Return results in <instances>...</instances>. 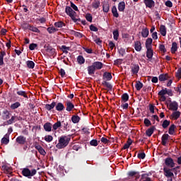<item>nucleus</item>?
I'll list each match as a JSON object with an SVG mask.
<instances>
[{"instance_id": "0e129e2a", "label": "nucleus", "mask_w": 181, "mask_h": 181, "mask_svg": "<svg viewBox=\"0 0 181 181\" xmlns=\"http://www.w3.org/2000/svg\"><path fill=\"white\" fill-rule=\"evenodd\" d=\"M119 54L123 57L126 54V49L124 48L119 49Z\"/></svg>"}, {"instance_id": "bb28decb", "label": "nucleus", "mask_w": 181, "mask_h": 181, "mask_svg": "<svg viewBox=\"0 0 181 181\" xmlns=\"http://www.w3.org/2000/svg\"><path fill=\"white\" fill-rule=\"evenodd\" d=\"M52 123L50 122H46L45 124H44V129L45 130V132H52Z\"/></svg>"}, {"instance_id": "4c0bfd02", "label": "nucleus", "mask_w": 181, "mask_h": 181, "mask_svg": "<svg viewBox=\"0 0 181 181\" xmlns=\"http://www.w3.org/2000/svg\"><path fill=\"white\" fill-rule=\"evenodd\" d=\"M129 100V95L128 93H124L122 95V102L127 103Z\"/></svg>"}, {"instance_id": "7c9ffc66", "label": "nucleus", "mask_w": 181, "mask_h": 181, "mask_svg": "<svg viewBox=\"0 0 181 181\" xmlns=\"http://www.w3.org/2000/svg\"><path fill=\"white\" fill-rule=\"evenodd\" d=\"M132 140L131 138H129L127 139V141L126 142V144H124V145L123 146V150H126L129 148L130 146L132 144Z\"/></svg>"}, {"instance_id": "412c9836", "label": "nucleus", "mask_w": 181, "mask_h": 181, "mask_svg": "<svg viewBox=\"0 0 181 181\" xmlns=\"http://www.w3.org/2000/svg\"><path fill=\"white\" fill-rule=\"evenodd\" d=\"M6 53L5 50H1L0 52V66H2L4 64V58L6 57Z\"/></svg>"}, {"instance_id": "e2e57ef3", "label": "nucleus", "mask_w": 181, "mask_h": 181, "mask_svg": "<svg viewBox=\"0 0 181 181\" xmlns=\"http://www.w3.org/2000/svg\"><path fill=\"white\" fill-rule=\"evenodd\" d=\"M2 168L4 169V170L6 173H11V168L9 166H8L7 165H2Z\"/></svg>"}, {"instance_id": "4be33fe9", "label": "nucleus", "mask_w": 181, "mask_h": 181, "mask_svg": "<svg viewBox=\"0 0 181 181\" xmlns=\"http://www.w3.org/2000/svg\"><path fill=\"white\" fill-rule=\"evenodd\" d=\"M134 49L136 52H141L142 49L141 43L140 41L134 42Z\"/></svg>"}, {"instance_id": "c85d7f7f", "label": "nucleus", "mask_w": 181, "mask_h": 181, "mask_svg": "<svg viewBox=\"0 0 181 181\" xmlns=\"http://www.w3.org/2000/svg\"><path fill=\"white\" fill-rule=\"evenodd\" d=\"M117 9H119V12H124L125 9V2L120 1L117 6Z\"/></svg>"}, {"instance_id": "f257e3e1", "label": "nucleus", "mask_w": 181, "mask_h": 181, "mask_svg": "<svg viewBox=\"0 0 181 181\" xmlns=\"http://www.w3.org/2000/svg\"><path fill=\"white\" fill-rule=\"evenodd\" d=\"M70 141H71V137L70 136L68 137L65 135L62 136L61 137H59V143L57 144L56 147L58 149L64 148L69 145Z\"/></svg>"}, {"instance_id": "4468645a", "label": "nucleus", "mask_w": 181, "mask_h": 181, "mask_svg": "<svg viewBox=\"0 0 181 181\" xmlns=\"http://www.w3.org/2000/svg\"><path fill=\"white\" fill-rule=\"evenodd\" d=\"M57 105V103L55 101H53L51 104H46L45 105V110L47 111H52Z\"/></svg>"}, {"instance_id": "9b49d317", "label": "nucleus", "mask_w": 181, "mask_h": 181, "mask_svg": "<svg viewBox=\"0 0 181 181\" xmlns=\"http://www.w3.org/2000/svg\"><path fill=\"white\" fill-rule=\"evenodd\" d=\"M169 110L172 111H177L178 103L176 101H173L169 104Z\"/></svg>"}, {"instance_id": "72a5a7b5", "label": "nucleus", "mask_w": 181, "mask_h": 181, "mask_svg": "<svg viewBox=\"0 0 181 181\" xmlns=\"http://www.w3.org/2000/svg\"><path fill=\"white\" fill-rule=\"evenodd\" d=\"M129 177H136V179H139L140 178V175L139 172L136 171H130L129 172Z\"/></svg>"}, {"instance_id": "2eb2a0df", "label": "nucleus", "mask_w": 181, "mask_h": 181, "mask_svg": "<svg viewBox=\"0 0 181 181\" xmlns=\"http://www.w3.org/2000/svg\"><path fill=\"white\" fill-rule=\"evenodd\" d=\"M62 123V126L61 127L63 128L64 131L68 132L69 131V127L70 126L69 125V122H67V120H63L62 122H61Z\"/></svg>"}, {"instance_id": "393cba45", "label": "nucleus", "mask_w": 181, "mask_h": 181, "mask_svg": "<svg viewBox=\"0 0 181 181\" xmlns=\"http://www.w3.org/2000/svg\"><path fill=\"white\" fill-rule=\"evenodd\" d=\"M9 143V134H6L1 139V144L7 145Z\"/></svg>"}, {"instance_id": "864d4df0", "label": "nucleus", "mask_w": 181, "mask_h": 181, "mask_svg": "<svg viewBox=\"0 0 181 181\" xmlns=\"http://www.w3.org/2000/svg\"><path fill=\"white\" fill-rule=\"evenodd\" d=\"M168 93V89L167 88H165L164 89H162L158 92V96H165Z\"/></svg>"}, {"instance_id": "09e8293b", "label": "nucleus", "mask_w": 181, "mask_h": 181, "mask_svg": "<svg viewBox=\"0 0 181 181\" xmlns=\"http://www.w3.org/2000/svg\"><path fill=\"white\" fill-rule=\"evenodd\" d=\"M119 37V33L118 30H114L113 31V40H115V41H117Z\"/></svg>"}, {"instance_id": "2f4dec72", "label": "nucleus", "mask_w": 181, "mask_h": 181, "mask_svg": "<svg viewBox=\"0 0 181 181\" xmlns=\"http://www.w3.org/2000/svg\"><path fill=\"white\" fill-rule=\"evenodd\" d=\"M152 42H153V39L152 38H147L146 40V49H149L152 48Z\"/></svg>"}, {"instance_id": "13d9d810", "label": "nucleus", "mask_w": 181, "mask_h": 181, "mask_svg": "<svg viewBox=\"0 0 181 181\" xmlns=\"http://www.w3.org/2000/svg\"><path fill=\"white\" fill-rule=\"evenodd\" d=\"M145 158H146V153L144 152L137 153V158L140 160H144L145 159Z\"/></svg>"}, {"instance_id": "c03bdc74", "label": "nucleus", "mask_w": 181, "mask_h": 181, "mask_svg": "<svg viewBox=\"0 0 181 181\" xmlns=\"http://www.w3.org/2000/svg\"><path fill=\"white\" fill-rule=\"evenodd\" d=\"M170 124V121L168 119H165L162 123L163 129H167Z\"/></svg>"}, {"instance_id": "4d7b16f0", "label": "nucleus", "mask_w": 181, "mask_h": 181, "mask_svg": "<svg viewBox=\"0 0 181 181\" xmlns=\"http://www.w3.org/2000/svg\"><path fill=\"white\" fill-rule=\"evenodd\" d=\"M144 125L146 126V127H149L152 125V124L148 118H144Z\"/></svg>"}, {"instance_id": "dca6fc26", "label": "nucleus", "mask_w": 181, "mask_h": 181, "mask_svg": "<svg viewBox=\"0 0 181 181\" xmlns=\"http://www.w3.org/2000/svg\"><path fill=\"white\" fill-rule=\"evenodd\" d=\"M147 52H146V57H147V59H152L153 57V50L152 48H146Z\"/></svg>"}, {"instance_id": "473e14b6", "label": "nucleus", "mask_w": 181, "mask_h": 181, "mask_svg": "<svg viewBox=\"0 0 181 181\" xmlns=\"http://www.w3.org/2000/svg\"><path fill=\"white\" fill-rule=\"evenodd\" d=\"M95 66L92 64L88 67V72L90 76L94 75L95 72Z\"/></svg>"}, {"instance_id": "7ed1b4c3", "label": "nucleus", "mask_w": 181, "mask_h": 181, "mask_svg": "<svg viewBox=\"0 0 181 181\" xmlns=\"http://www.w3.org/2000/svg\"><path fill=\"white\" fill-rule=\"evenodd\" d=\"M163 175L167 178H175V175L172 172L171 168H168L166 166H163Z\"/></svg>"}, {"instance_id": "20e7f679", "label": "nucleus", "mask_w": 181, "mask_h": 181, "mask_svg": "<svg viewBox=\"0 0 181 181\" xmlns=\"http://www.w3.org/2000/svg\"><path fill=\"white\" fill-rule=\"evenodd\" d=\"M164 163L167 168H173L175 167V163L170 157L165 158L164 160Z\"/></svg>"}, {"instance_id": "603ef678", "label": "nucleus", "mask_w": 181, "mask_h": 181, "mask_svg": "<svg viewBox=\"0 0 181 181\" xmlns=\"http://www.w3.org/2000/svg\"><path fill=\"white\" fill-rule=\"evenodd\" d=\"M92 5L94 9H98L100 5V2L98 0H95V1L93 2Z\"/></svg>"}, {"instance_id": "a878e982", "label": "nucleus", "mask_w": 181, "mask_h": 181, "mask_svg": "<svg viewBox=\"0 0 181 181\" xmlns=\"http://www.w3.org/2000/svg\"><path fill=\"white\" fill-rule=\"evenodd\" d=\"M149 35V30L146 28H143V30H141V37H143V38H147Z\"/></svg>"}, {"instance_id": "bf43d9fd", "label": "nucleus", "mask_w": 181, "mask_h": 181, "mask_svg": "<svg viewBox=\"0 0 181 181\" xmlns=\"http://www.w3.org/2000/svg\"><path fill=\"white\" fill-rule=\"evenodd\" d=\"M90 146H94V147H96L98 146V141L97 139H92L90 141Z\"/></svg>"}, {"instance_id": "8fccbe9b", "label": "nucleus", "mask_w": 181, "mask_h": 181, "mask_svg": "<svg viewBox=\"0 0 181 181\" xmlns=\"http://www.w3.org/2000/svg\"><path fill=\"white\" fill-rule=\"evenodd\" d=\"M136 90L137 91H140L141 88L144 87V84L141 81H137V83H136Z\"/></svg>"}, {"instance_id": "a18cd8bd", "label": "nucleus", "mask_w": 181, "mask_h": 181, "mask_svg": "<svg viewBox=\"0 0 181 181\" xmlns=\"http://www.w3.org/2000/svg\"><path fill=\"white\" fill-rule=\"evenodd\" d=\"M112 13L113 16H115V18H119V15L117 12V7L115 6H113L112 8Z\"/></svg>"}, {"instance_id": "3c124183", "label": "nucleus", "mask_w": 181, "mask_h": 181, "mask_svg": "<svg viewBox=\"0 0 181 181\" xmlns=\"http://www.w3.org/2000/svg\"><path fill=\"white\" fill-rule=\"evenodd\" d=\"M78 62L80 65L84 64L85 63V59L83 56L79 55L77 58Z\"/></svg>"}, {"instance_id": "cd10ccee", "label": "nucleus", "mask_w": 181, "mask_h": 181, "mask_svg": "<svg viewBox=\"0 0 181 181\" xmlns=\"http://www.w3.org/2000/svg\"><path fill=\"white\" fill-rule=\"evenodd\" d=\"M112 78V74L110 72H105L103 74V80H107V81H111Z\"/></svg>"}, {"instance_id": "ddd939ff", "label": "nucleus", "mask_w": 181, "mask_h": 181, "mask_svg": "<svg viewBox=\"0 0 181 181\" xmlns=\"http://www.w3.org/2000/svg\"><path fill=\"white\" fill-rule=\"evenodd\" d=\"M170 78L169 74H162L158 76V81L160 82H163L166 81Z\"/></svg>"}, {"instance_id": "69168bd1", "label": "nucleus", "mask_w": 181, "mask_h": 181, "mask_svg": "<svg viewBox=\"0 0 181 181\" xmlns=\"http://www.w3.org/2000/svg\"><path fill=\"white\" fill-rule=\"evenodd\" d=\"M37 47V45L35 44V43H32L30 45V47H29V49L30 51H34L35 49V48Z\"/></svg>"}, {"instance_id": "052dcab7", "label": "nucleus", "mask_w": 181, "mask_h": 181, "mask_svg": "<svg viewBox=\"0 0 181 181\" xmlns=\"http://www.w3.org/2000/svg\"><path fill=\"white\" fill-rule=\"evenodd\" d=\"M158 49L163 53H166L167 52V49H165V47L164 45L160 44V46H158Z\"/></svg>"}, {"instance_id": "9d476101", "label": "nucleus", "mask_w": 181, "mask_h": 181, "mask_svg": "<svg viewBox=\"0 0 181 181\" xmlns=\"http://www.w3.org/2000/svg\"><path fill=\"white\" fill-rule=\"evenodd\" d=\"M156 129V127L154 125L150 127V128L146 130V135L148 137H151Z\"/></svg>"}, {"instance_id": "39448f33", "label": "nucleus", "mask_w": 181, "mask_h": 181, "mask_svg": "<svg viewBox=\"0 0 181 181\" xmlns=\"http://www.w3.org/2000/svg\"><path fill=\"white\" fill-rule=\"evenodd\" d=\"M66 13L71 18V19H74V16H76V13L75 11H74L71 7L66 6V10H65Z\"/></svg>"}, {"instance_id": "a19ab883", "label": "nucleus", "mask_w": 181, "mask_h": 181, "mask_svg": "<svg viewBox=\"0 0 181 181\" xmlns=\"http://www.w3.org/2000/svg\"><path fill=\"white\" fill-rule=\"evenodd\" d=\"M47 32L50 34V35H52V34H54V33H55V32H58V29L57 28H54V27H49V28H47Z\"/></svg>"}, {"instance_id": "49530a36", "label": "nucleus", "mask_w": 181, "mask_h": 181, "mask_svg": "<svg viewBox=\"0 0 181 181\" xmlns=\"http://www.w3.org/2000/svg\"><path fill=\"white\" fill-rule=\"evenodd\" d=\"M27 66L30 69H33L35 68V63L33 61L28 60L26 62Z\"/></svg>"}, {"instance_id": "5701e85b", "label": "nucleus", "mask_w": 181, "mask_h": 181, "mask_svg": "<svg viewBox=\"0 0 181 181\" xmlns=\"http://www.w3.org/2000/svg\"><path fill=\"white\" fill-rule=\"evenodd\" d=\"M103 11L107 13L110 11V4L107 1H104L103 5Z\"/></svg>"}, {"instance_id": "37998d69", "label": "nucleus", "mask_w": 181, "mask_h": 181, "mask_svg": "<svg viewBox=\"0 0 181 181\" xmlns=\"http://www.w3.org/2000/svg\"><path fill=\"white\" fill-rule=\"evenodd\" d=\"M10 115L11 113L7 110L3 111V117L4 119H10Z\"/></svg>"}, {"instance_id": "1a4fd4ad", "label": "nucleus", "mask_w": 181, "mask_h": 181, "mask_svg": "<svg viewBox=\"0 0 181 181\" xmlns=\"http://www.w3.org/2000/svg\"><path fill=\"white\" fill-rule=\"evenodd\" d=\"M130 69H132V74L133 75H137L139 71L140 67L139 64H133L132 67H130Z\"/></svg>"}, {"instance_id": "aec40b11", "label": "nucleus", "mask_w": 181, "mask_h": 181, "mask_svg": "<svg viewBox=\"0 0 181 181\" xmlns=\"http://www.w3.org/2000/svg\"><path fill=\"white\" fill-rule=\"evenodd\" d=\"M55 107L56 110L58 112H62L65 109V106L62 103H58L57 104H56Z\"/></svg>"}, {"instance_id": "6e6552de", "label": "nucleus", "mask_w": 181, "mask_h": 181, "mask_svg": "<svg viewBox=\"0 0 181 181\" xmlns=\"http://www.w3.org/2000/svg\"><path fill=\"white\" fill-rule=\"evenodd\" d=\"M170 135L168 134H163L161 136V144L163 146H166L167 143L169 140Z\"/></svg>"}, {"instance_id": "b1692460", "label": "nucleus", "mask_w": 181, "mask_h": 181, "mask_svg": "<svg viewBox=\"0 0 181 181\" xmlns=\"http://www.w3.org/2000/svg\"><path fill=\"white\" fill-rule=\"evenodd\" d=\"M160 33L163 37L166 36L167 30H166L165 25H160Z\"/></svg>"}, {"instance_id": "de8ad7c7", "label": "nucleus", "mask_w": 181, "mask_h": 181, "mask_svg": "<svg viewBox=\"0 0 181 181\" xmlns=\"http://www.w3.org/2000/svg\"><path fill=\"white\" fill-rule=\"evenodd\" d=\"M21 107V103L19 102H16L11 105V109L15 110Z\"/></svg>"}, {"instance_id": "774afa93", "label": "nucleus", "mask_w": 181, "mask_h": 181, "mask_svg": "<svg viewBox=\"0 0 181 181\" xmlns=\"http://www.w3.org/2000/svg\"><path fill=\"white\" fill-rule=\"evenodd\" d=\"M86 19L87 20L88 22H92L93 17H92L91 14L90 13L86 14Z\"/></svg>"}, {"instance_id": "ea45409f", "label": "nucleus", "mask_w": 181, "mask_h": 181, "mask_svg": "<svg viewBox=\"0 0 181 181\" xmlns=\"http://www.w3.org/2000/svg\"><path fill=\"white\" fill-rule=\"evenodd\" d=\"M60 127H62V122L58 120L53 124V131H56Z\"/></svg>"}, {"instance_id": "79ce46f5", "label": "nucleus", "mask_w": 181, "mask_h": 181, "mask_svg": "<svg viewBox=\"0 0 181 181\" xmlns=\"http://www.w3.org/2000/svg\"><path fill=\"white\" fill-rule=\"evenodd\" d=\"M28 30H31L32 32H35V33H40V30L37 28H36L30 24L29 25Z\"/></svg>"}, {"instance_id": "e433bc0d", "label": "nucleus", "mask_w": 181, "mask_h": 181, "mask_svg": "<svg viewBox=\"0 0 181 181\" xmlns=\"http://www.w3.org/2000/svg\"><path fill=\"white\" fill-rule=\"evenodd\" d=\"M80 120H81V117L78 115H73L71 117V121L74 124L79 123Z\"/></svg>"}, {"instance_id": "f03ea898", "label": "nucleus", "mask_w": 181, "mask_h": 181, "mask_svg": "<svg viewBox=\"0 0 181 181\" xmlns=\"http://www.w3.org/2000/svg\"><path fill=\"white\" fill-rule=\"evenodd\" d=\"M36 173H37L36 169H32V170H30L29 168H25L22 170V175L24 177H28V179H31V177L35 175Z\"/></svg>"}, {"instance_id": "f3484780", "label": "nucleus", "mask_w": 181, "mask_h": 181, "mask_svg": "<svg viewBox=\"0 0 181 181\" xmlns=\"http://www.w3.org/2000/svg\"><path fill=\"white\" fill-rule=\"evenodd\" d=\"M93 66L95 69V70H100L103 67V64L101 62H95L93 63Z\"/></svg>"}, {"instance_id": "f8f14e48", "label": "nucleus", "mask_w": 181, "mask_h": 181, "mask_svg": "<svg viewBox=\"0 0 181 181\" xmlns=\"http://www.w3.org/2000/svg\"><path fill=\"white\" fill-rule=\"evenodd\" d=\"M46 49V52L51 54L52 56H55L56 55V49L53 48L52 46H47L45 47Z\"/></svg>"}, {"instance_id": "c9c22d12", "label": "nucleus", "mask_w": 181, "mask_h": 181, "mask_svg": "<svg viewBox=\"0 0 181 181\" xmlns=\"http://www.w3.org/2000/svg\"><path fill=\"white\" fill-rule=\"evenodd\" d=\"M17 95L21 97L25 98V99H28V96L27 95V93L25 91L23 90H19L18 89H17Z\"/></svg>"}, {"instance_id": "6e6d98bb", "label": "nucleus", "mask_w": 181, "mask_h": 181, "mask_svg": "<svg viewBox=\"0 0 181 181\" xmlns=\"http://www.w3.org/2000/svg\"><path fill=\"white\" fill-rule=\"evenodd\" d=\"M45 141L47 143H50L53 141V136L52 135H47L45 137Z\"/></svg>"}, {"instance_id": "a211bd4d", "label": "nucleus", "mask_w": 181, "mask_h": 181, "mask_svg": "<svg viewBox=\"0 0 181 181\" xmlns=\"http://www.w3.org/2000/svg\"><path fill=\"white\" fill-rule=\"evenodd\" d=\"M178 47H177V43L176 42H173L172 43V47L170 48V52L173 54H175L176 52L177 51Z\"/></svg>"}, {"instance_id": "6ab92c4d", "label": "nucleus", "mask_w": 181, "mask_h": 181, "mask_svg": "<svg viewBox=\"0 0 181 181\" xmlns=\"http://www.w3.org/2000/svg\"><path fill=\"white\" fill-rule=\"evenodd\" d=\"M66 106L67 112H71L74 109V105L71 101H67Z\"/></svg>"}, {"instance_id": "0eeeda50", "label": "nucleus", "mask_w": 181, "mask_h": 181, "mask_svg": "<svg viewBox=\"0 0 181 181\" xmlns=\"http://www.w3.org/2000/svg\"><path fill=\"white\" fill-rule=\"evenodd\" d=\"M144 5H146V8H149L150 9H152V8H154L156 3L153 0H144Z\"/></svg>"}, {"instance_id": "338daca9", "label": "nucleus", "mask_w": 181, "mask_h": 181, "mask_svg": "<svg viewBox=\"0 0 181 181\" xmlns=\"http://www.w3.org/2000/svg\"><path fill=\"white\" fill-rule=\"evenodd\" d=\"M175 76H176V78L181 79V68H179L177 70Z\"/></svg>"}, {"instance_id": "423d86ee", "label": "nucleus", "mask_w": 181, "mask_h": 181, "mask_svg": "<svg viewBox=\"0 0 181 181\" xmlns=\"http://www.w3.org/2000/svg\"><path fill=\"white\" fill-rule=\"evenodd\" d=\"M16 141L19 145H21V146L25 145V144L26 143V137H25L23 135L18 136L16 138Z\"/></svg>"}, {"instance_id": "f704fd0d", "label": "nucleus", "mask_w": 181, "mask_h": 181, "mask_svg": "<svg viewBox=\"0 0 181 181\" xmlns=\"http://www.w3.org/2000/svg\"><path fill=\"white\" fill-rule=\"evenodd\" d=\"M175 129L176 126L174 124H171L168 129V134L170 135H173L175 134Z\"/></svg>"}, {"instance_id": "58836bf2", "label": "nucleus", "mask_w": 181, "mask_h": 181, "mask_svg": "<svg viewBox=\"0 0 181 181\" xmlns=\"http://www.w3.org/2000/svg\"><path fill=\"white\" fill-rule=\"evenodd\" d=\"M171 117L173 119H174L175 120H177L178 118H180V112L179 111H175L173 112L171 115Z\"/></svg>"}, {"instance_id": "5fc2aeb1", "label": "nucleus", "mask_w": 181, "mask_h": 181, "mask_svg": "<svg viewBox=\"0 0 181 181\" xmlns=\"http://www.w3.org/2000/svg\"><path fill=\"white\" fill-rule=\"evenodd\" d=\"M54 26L56 28H63V26H65V24L62 21H58V22L54 23Z\"/></svg>"}, {"instance_id": "c756f323", "label": "nucleus", "mask_w": 181, "mask_h": 181, "mask_svg": "<svg viewBox=\"0 0 181 181\" xmlns=\"http://www.w3.org/2000/svg\"><path fill=\"white\" fill-rule=\"evenodd\" d=\"M102 86L106 87L107 88H108V91L109 90H112L113 88V86L111 83H110L109 82H107V81H103L102 82Z\"/></svg>"}, {"instance_id": "680f3d73", "label": "nucleus", "mask_w": 181, "mask_h": 181, "mask_svg": "<svg viewBox=\"0 0 181 181\" xmlns=\"http://www.w3.org/2000/svg\"><path fill=\"white\" fill-rule=\"evenodd\" d=\"M148 108H149L150 112H151V114H154L155 113L156 106L154 105H153V104L148 105Z\"/></svg>"}]
</instances>
